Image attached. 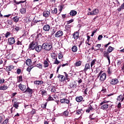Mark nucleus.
Returning a JSON list of instances; mask_svg holds the SVG:
<instances>
[{"label": "nucleus", "instance_id": "nucleus-1", "mask_svg": "<svg viewBox=\"0 0 124 124\" xmlns=\"http://www.w3.org/2000/svg\"><path fill=\"white\" fill-rule=\"evenodd\" d=\"M43 50H45V51H51L52 50V48H53V45H52V43L50 40L46 41V43H44L43 44Z\"/></svg>", "mask_w": 124, "mask_h": 124}, {"label": "nucleus", "instance_id": "nucleus-2", "mask_svg": "<svg viewBox=\"0 0 124 124\" xmlns=\"http://www.w3.org/2000/svg\"><path fill=\"white\" fill-rule=\"evenodd\" d=\"M77 83L74 80L70 81L69 84L68 85V88L70 90H71L72 93L74 92H77Z\"/></svg>", "mask_w": 124, "mask_h": 124}, {"label": "nucleus", "instance_id": "nucleus-3", "mask_svg": "<svg viewBox=\"0 0 124 124\" xmlns=\"http://www.w3.org/2000/svg\"><path fill=\"white\" fill-rule=\"evenodd\" d=\"M106 77H107V75L101 70L97 75V78H99L100 82H104L106 80Z\"/></svg>", "mask_w": 124, "mask_h": 124}, {"label": "nucleus", "instance_id": "nucleus-4", "mask_svg": "<svg viewBox=\"0 0 124 124\" xmlns=\"http://www.w3.org/2000/svg\"><path fill=\"white\" fill-rule=\"evenodd\" d=\"M60 102L62 103V104H67V105H70V106H71V103H70V100L66 98L61 99Z\"/></svg>", "mask_w": 124, "mask_h": 124}, {"label": "nucleus", "instance_id": "nucleus-5", "mask_svg": "<svg viewBox=\"0 0 124 124\" xmlns=\"http://www.w3.org/2000/svg\"><path fill=\"white\" fill-rule=\"evenodd\" d=\"M36 46H37V43L32 42L30 43L29 46V49H31V50H34L35 48H36Z\"/></svg>", "mask_w": 124, "mask_h": 124}, {"label": "nucleus", "instance_id": "nucleus-6", "mask_svg": "<svg viewBox=\"0 0 124 124\" xmlns=\"http://www.w3.org/2000/svg\"><path fill=\"white\" fill-rule=\"evenodd\" d=\"M112 51H114V47L111 46H109L108 47L107 51H104L103 55H109V54H110V53H111Z\"/></svg>", "mask_w": 124, "mask_h": 124}, {"label": "nucleus", "instance_id": "nucleus-7", "mask_svg": "<svg viewBox=\"0 0 124 124\" xmlns=\"http://www.w3.org/2000/svg\"><path fill=\"white\" fill-rule=\"evenodd\" d=\"M8 43L9 45H13V44L15 43V38L13 37L9 38L8 39Z\"/></svg>", "mask_w": 124, "mask_h": 124}, {"label": "nucleus", "instance_id": "nucleus-8", "mask_svg": "<svg viewBox=\"0 0 124 124\" xmlns=\"http://www.w3.org/2000/svg\"><path fill=\"white\" fill-rule=\"evenodd\" d=\"M51 29V27L49 24H45L44 25L43 30L44 31H49Z\"/></svg>", "mask_w": 124, "mask_h": 124}, {"label": "nucleus", "instance_id": "nucleus-9", "mask_svg": "<svg viewBox=\"0 0 124 124\" xmlns=\"http://www.w3.org/2000/svg\"><path fill=\"white\" fill-rule=\"evenodd\" d=\"M91 67L90 65V63L85 64V68L83 70L84 73H86L88 70H91Z\"/></svg>", "mask_w": 124, "mask_h": 124}, {"label": "nucleus", "instance_id": "nucleus-10", "mask_svg": "<svg viewBox=\"0 0 124 124\" xmlns=\"http://www.w3.org/2000/svg\"><path fill=\"white\" fill-rule=\"evenodd\" d=\"M62 35H63V32L62 31H59L55 34V37L57 38L61 37Z\"/></svg>", "mask_w": 124, "mask_h": 124}, {"label": "nucleus", "instance_id": "nucleus-11", "mask_svg": "<svg viewBox=\"0 0 124 124\" xmlns=\"http://www.w3.org/2000/svg\"><path fill=\"white\" fill-rule=\"evenodd\" d=\"M110 83L111 85L114 86V85H117L119 82L117 78H113L110 80Z\"/></svg>", "mask_w": 124, "mask_h": 124}, {"label": "nucleus", "instance_id": "nucleus-12", "mask_svg": "<svg viewBox=\"0 0 124 124\" xmlns=\"http://www.w3.org/2000/svg\"><path fill=\"white\" fill-rule=\"evenodd\" d=\"M50 62V61H49V58H46V60H45L44 62V67L45 68H46V67H49V63Z\"/></svg>", "mask_w": 124, "mask_h": 124}, {"label": "nucleus", "instance_id": "nucleus-13", "mask_svg": "<svg viewBox=\"0 0 124 124\" xmlns=\"http://www.w3.org/2000/svg\"><path fill=\"white\" fill-rule=\"evenodd\" d=\"M43 45H38L36 46V47H35V51H36V52H38V53H39V52H40L42 50H43Z\"/></svg>", "mask_w": 124, "mask_h": 124}, {"label": "nucleus", "instance_id": "nucleus-14", "mask_svg": "<svg viewBox=\"0 0 124 124\" xmlns=\"http://www.w3.org/2000/svg\"><path fill=\"white\" fill-rule=\"evenodd\" d=\"M18 88L20 89L21 91H22V92H24L27 89V86L25 85H23L21 83L19 84L18 85Z\"/></svg>", "mask_w": 124, "mask_h": 124}, {"label": "nucleus", "instance_id": "nucleus-15", "mask_svg": "<svg viewBox=\"0 0 124 124\" xmlns=\"http://www.w3.org/2000/svg\"><path fill=\"white\" fill-rule=\"evenodd\" d=\"M96 118H97V115L95 113H93L90 116L91 121H94V120H96Z\"/></svg>", "mask_w": 124, "mask_h": 124}, {"label": "nucleus", "instance_id": "nucleus-16", "mask_svg": "<svg viewBox=\"0 0 124 124\" xmlns=\"http://www.w3.org/2000/svg\"><path fill=\"white\" fill-rule=\"evenodd\" d=\"M43 16L44 17L48 18V17H49V16H50V12H49L48 11H45L43 12Z\"/></svg>", "mask_w": 124, "mask_h": 124}, {"label": "nucleus", "instance_id": "nucleus-17", "mask_svg": "<svg viewBox=\"0 0 124 124\" xmlns=\"http://www.w3.org/2000/svg\"><path fill=\"white\" fill-rule=\"evenodd\" d=\"M24 93H28L29 94H32V93H33V92H32V89L28 87Z\"/></svg>", "mask_w": 124, "mask_h": 124}, {"label": "nucleus", "instance_id": "nucleus-18", "mask_svg": "<svg viewBox=\"0 0 124 124\" xmlns=\"http://www.w3.org/2000/svg\"><path fill=\"white\" fill-rule=\"evenodd\" d=\"M93 107H92L91 105H90L87 109H86V113H90V112H93Z\"/></svg>", "mask_w": 124, "mask_h": 124}, {"label": "nucleus", "instance_id": "nucleus-19", "mask_svg": "<svg viewBox=\"0 0 124 124\" xmlns=\"http://www.w3.org/2000/svg\"><path fill=\"white\" fill-rule=\"evenodd\" d=\"M124 100V93L123 94H121L118 97L117 100H121V102H123Z\"/></svg>", "mask_w": 124, "mask_h": 124}, {"label": "nucleus", "instance_id": "nucleus-20", "mask_svg": "<svg viewBox=\"0 0 124 124\" xmlns=\"http://www.w3.org/2000/svg\"><path fill=\"white\" fill-rule=\"evenodd\" d=\"M83 98L82 96H77L76 97V100L77 102H81L83 101Z\"/></svg>", "mask_w": 124, "mask_h": 124}, {"label": "nucleus", "instance_id": "nucleus-21", "mask_svg": "<svg viewBox=\"0 0 124 124\" xmlns=\"http://www.w3.org/2000/svg\"><path fill=\"white\" fill-rule=\"evenodd\" d=\"M108 107L109 104H104L101 106V109H102V110H106V109H108Z\"/></svg>", "mask_w": 124, "mask_h": 124}, {"label": "nucleus", "instance_id": "nucleus-22", "mask_svg": "<svg viewBox=\"0 0 124 124\" xmlns=\"http://www.w3.org/2000/svg\"><path fill=\"white\" fill-rule=\"evenodd\" d=\"M14 69V66L12 65H10L9 66H7L6 68V71H11L12 69Z\"/></svg>", "mask_w": 124, "mask_h": 124}, {"label": "nucleus", "instance_id": "nucleus-23", "mask_svg": "<svg viewBox=\"0 0 124 124\" xmlns=\"http://www.w3.org/2000/svg\"><path fill=\"white\" fill-rule=\"evenodd\" d=\"M34 84L36 85V86H38L39 85H42L44 82L42 80H36L34 82Z\"/></svg>", "mask_w": 124, "mask_h": 124}, {"label": "nucleus", "instance_id": "nucleus-24", "mask_svg": "<svg viewBox=\"0 0 124 124\" xmlns=\"http://www.w3.org/2000/svg\"><path fill=\"white\" fill-rule=\"evenodd\" d=\"M74 39H78L79 38V32L77 31L73 34Z\"/></svg>", "mask_w": 124, "mask_h": 124}, {"label": "nucleus", "instance_id": "nucleus-25", "mask_svg": "<svg viewBox=\"0 0 124 124\" xmlns=\"http://www.w3.org/2000/svg\"><path fill=\"white\" fill-rule=\"evenodd\" d=\"M77 14V12L75 10H71L70 12V15L72 16H74Z\"/></svg>", "mask_w": 124, "mask_h": 124}, {"label": "nucleus", "instance_id": "nucleus-26", "mask_svg": "<svg viewBox=\"0 0 124 124\" xmlns=\"http://www.w3.org/2000/svg\"><path fill=\"white\" fill-rule=\"evenodd\" d=\"M58 78H59V79L61 82H63L65 79V77L64 76H62L61 75H58Z\"/></svg>", "mask_w": 124, "mask_h": 124}, {"label": "nucleus", "instance_id": "nucleus-27", "mask_svg": "<svg viewBox=\"0 0 124 124\" xmlns=\"http://www.w3.org/2000/svg\"><path fill=\"white\" fill-rule=\"evenodd\" d=\"M8 89V87L5 85H3L2 86H0V91H5Z\"/></svg>", "mask_w": 124, "mask_h": 124}, {"label": "nucleus", "instance_id": "nucleus-28", "mask_svg": "<svg viewBox=\"0 0 124 124\" xmlns=\"http://www.w3.org/2000/svg\"><path fill=\"white\" fill-rule=\"evenodd\" d=\"M93 15H96L99 12L98 9H95L93 11H92Z\"/></svg>", "mask_w": 124, "mask_h": 124}, {"label": "nucleus", "instance_id": "nucleus-29", "mask_svg": "<svg viewBox=\"0 0 124 124\" xmlns=\"http://www.w3.org/2000/svg\"><path fill=\"white\" fill-rule=\"evenodd\" d=\"M124 3L121 5V6L117 9L118 11L119 12L122 11V10H124Z\"/></svg>", "mask_w": 124, "mask_h": 124}, {"label": "nucleus", "instance_id": "nucleus-30", "mask_svg": "<svg viewBox=\"0 0 124 124\" xmlns=\"http://www.w3.org/2000/svg\"><path fill=\"white\" fill-rule=\"evenodd\" d=\"M84 113V111H83V109H78L76 111V115H81V114H83Z\"/></svg>", "mask_w": 124, "mask_h": 124}, {"label": "nucleus", "instance_id": "nucleus-31", "mask_svg": "<svg viewBox=\"0 0 124 124\" xmlns=\"http://www.w3.org/2000/svg\"><path fill=\"white\" fill-rule=\"evenodd\" d=\"M41 94L42 97H44V96H46L47 95V91L46 90H43L42 91Z\"/></svg>", "mask_w": 124, "mask_h": 124}, {"label": "nucleus", "instance_id": "nucleus-32", "mask_svg": "<svg viewBox=\"0 0 124 124\" xmlns=\"http://www.w3.org/2000/svg\"><path fill=\"white\" fill-rule=\"evenodd\" d=\"M13 21L16 23H18L19 21V17L18 16H15L13 18Z\"/></svg>", "mask_w": 124, "mask_h": 124}, {"label": "nucleus", "instance_id": "nucleus-33", "mask_svg": "<svg viewBox=\"0 0 124 124\" xmlns=\"http://www.w3.org/2000/svg\"><path fill=\"white\" fill-rule=\"evenodd\" d=\"M103 57L104 58H106L108 61V63L109 64H110V56L109 55V54H103Z\"/></svg>", "mask_w": 124, "mask_h": 124}, {"label": "nucleus", "instance_id": "nucleus-34", "mask_svg": "<svg viewBox=\"0 0 124 124\" xmlns=\"http://www.w3.org/2000/svg\"><path fill=\"white\" fill-rule=\"evenodd\" d=\"M32 62H31V59H27L26 60V64L28 65V66H31V64Z\"/></svg>", "mask_w": 124, "mask_h": 124}, {"label": "nucleus", "instance_id": "nucleus-35", "mask_svg": "<svg viewBox=\"0 0 124 124\" xmlns=\"http://www.w3.org/2000/svg\"><path fill=\"white\" fill-rule=\"evenodd\" d=\"M20 12L21 14H25L26 12V8H21L20 10Z\"/></svg>", "mask_w": 124, "mask_h": 124}, {"label": "nucleus", "instance_id": "nucleus-36", "mask_svg": "<svg viewBox=\"0 0 124 124\" xmlns=\"http://www.w3.org/2000/svg\"><path fill=\"white\" fill-rule=\"evenodd\" d=\"M33 67H34L33 66L30 65V66L28 67V68H27L26 70H27V71L29 72V73H30L31 71V69H32Z\"/></svg>", "mask_w": 124, "mask_h": 124}, {"label": "nucleus", "instance_id": "nucleus-37", "mask_svg": "<svg viewBox=\"0 0 124 124\" xmlns=\"http://www.w3.org/2000/svg\"><path fill=\"white\" fill-rule=\"evenodd\" d=\"M77 50H78V48H77V46H74L72 47V51L74 53L77 52Z\"/></svg>", "mask_w": 124, "mask_h": 124}, {"label": "nucleus", "instance_id": "nucleus-38", "mask_svg": "<svg viewBox=\"0 0 124 124\" xmlns=\"http://www.w3.org/2000/svg\"><path fill=\"white\" fill-rule=\"evenodd\" d=\"M95 62H96V59H94L93 61H92L91 63V69H93V66L95 64Z\"/></svg>", "mask_w": 124, "mask_h": 124}, {"label": "nucleus", "instance_id": "nucleus-39", "mask_svg": "<svg viewBox=\"0 0 124 124\" xmlns=\"http://www.w3.org/2000/svg\"><path fill=\"white\" fill-rule=\"evenodd\" d=\"M23 81V76L22 75L17 77V82L20 83V82H22Z\"/></svg>", "mask_w": 124, "mask_h": 124}, {"label": "nucleus", "instance_id": "nucleus-40", "mask_svg": "<svg viewBox=\"0 0 124 124\" xmlns=\"http://www.w3.org/2000/svg\"><path fill=\"white\" fill-rule=\"evenodd\" d=\"M13 107H15L16 109H18V107H19V103L15 102L13 105Z\"/></svg>", "mask_w": 124, "mask_h": 124}, {"label": "nucleus", "instance_id": "nucleus-41", "mask_svg": "<svg viewBox=\"0 0 124 124\" xmlns=\"http://www.w3.org/2000/svg\"><path fill=\"white\" fill-rule=\"evenodd\" d=\"M90 39H91V37L90 36L88 35L87 36V40L85 42V43L86 44H88V45H89V46H91V44L90 43H89L90 42Z\"/></svg>", "mask_w": 124, "mask_h": 124}, {"label": "nucleus", "instance_id": "nucleus-42", "mask_svg": "<svg viewBox=\"0 0 124 124\" xmlns=\"http://www.w3.org/2000/svg\"><path fill=\"white\" fill-rule=\"evenodd\" d=\"M81 63L82 62L80 61L76 62V63H75V66H80Z\"/></svg>", "mask_w": 124, "mask_h": 124}, {"label": "nucleus", "instance_id": "nucleus-43", "mask_svg": "<svg viewBox=\"0 0 124 124\" xmlns=\"http://www.w3.org/2000/svg\"><path fill=\"white\" fill-rule=\"evenodd\" d=\"M52 14H57L58 13V9L57 8H54V10L51 11Z\"/></svg>", "mask_w": 124, "mask_h": 124}, {"label": "nucleus", "instance_id": "nucleus-44", "mask_svg": "<svg viewBox=\"0 0 124 124\" xmlns=\"http://www.w3.org/2000/svg\"><path fill=\"white\" fill-rule=\"evenodd\" d=\"M69 114V111L68 110H65L63 112V116L65 117H68V114Z\"/></svg>", "mask_w": 124, "mask_h": 124}, {"label": "nucleus", "instance_id": "nucleus-45", "mask_svg": "<svg viewBox=\"0 0 124 124\" xmlns=\"http://www.w3.org/2000/svg\"><path fill=\"white\" fill-rule=\"evenodd\" d=\"M71 28V26L70 25H65V29L66 31H70Z\"/></svg>", "mask_w": 124, "mask_h": 124}, {"label": "nucleus", "instance_id": "nucleus-46", "mask_svg": "<svg viewBox=\"0 0 124 124\" xmlns=\"http://www.w3.org/2000/svg\"><path fill=\"white\" fill-rule=\"evenodd\" d=\"M53 100H54V98H53V97L51 96H49L47 99H46V101H52Z\"/></svg>", "mask_w": 124, "mask_h": 124}, {"label": "nucleus", "instance_id": "nucleus-47", "mask_svg": "<svg viewBox=\"0 0 124 124\" xmlns=\"http://www.w3.org/2000/svg\"><path fill=\"white\" fill-rule=\"evenodd\" d=\"M14 2L15 3H16V4H20V3H24V2H25V1H16V0H15Z\"/></svg>", "mask_w": 124, "mask_h": 124}, {"label": "nucleus", "instance_id": "nucleus-48", "mask_svg": "<svg viewBox=\"0 0 124 124\" xmlns=\"http://www.w3.org/2000/svg\"><path fill=\"white\" fill-rule=\"evenodd\" d=\"M24 107H25V108H26V109H28V108H32V105H26V104H25Z\"/></svg>", "mask_w": 124, "mask_h": 124}, {"label": "nucleus", "instance_id": "nucleus-49", "mask_svg": "<svg viewBox=\"0 0 124 124\" xmlns=\"http://www.w3.org/2000/svg\"><path fill=\"white\" fill-rule=\"evenodd\" d=\"M89 89L88 88H87L84 92V94H88L90 93V91L89 90Z\"/></svg>", "mask_w": 124, "mask_h": 124}, {"label": "nucleus", "instance_id": "nucleus-50", "mask_svg": "<svg viewBox=\"0 0 124 124\" xmlns=\"http://www.w3.org/2000/svg\"><path fill=\"white\" fill-rule=\"evenodd\" d=\"M9 123V119H6L2 123V124H7Z\"/></svg>", "mask_w": 124, "mask_h": 124}, {"label": "nucleus", "instance_id": "nucleus-51", "mask_svg": "<svg viewBox=\"0 0 124 124\" xmlns=\"http://www.w3.org/2000/svg\"><path fill=\"white\" fill-rule=\"evenodd\" d=\"M9 35H11V33H10L9 31H7L6 34H5V37L7 38Z\"/></svg>", "mask_w": 124, "mask_h": 124}, {"label": "nucleus", "instance_id": "nucleus-52", "mask_svg": "<svg viewBox=\"0 0 124 124\" xmlns=\"http://www.w3.org/2000/svg\"><path fill=\"white\" fill-rule=\"evenodd\" d=\"M73 22H74V19H70V20L66 21V25H69V24H71V23Z\"/></svg>", "mask_w": 124, "mask_h": 124}, {"label": "nucleus", "instance_id": "nucleus-53", "mask_svg": "<svg viewBox=\"0 0 124 124\" xmlns=\"http://www.w3.org/2000/svg\"><path fill=\"white\" fill-rule=\"evenodd\" d=\"M60 61L58 60V58L56 57L55 58V60L54 61V64H59L60 63Z\"/></svg>", "mask_w": 124, "mask_h": 124}, {"label": "nucleus", "instance_id": "nucleus-54", "mask_svg": "<svg viewBox=\"0 0 124 124\" xmlns=\"http://www.w3.org/2000/svg\"><path fill=\"white\" fill-rule=\"evenodd\" d=\"M47 106V102L45 103V104H42L41 105L42 108L43 109H46V107Z\"/></svg>", "mask_w": 124, "mask_h": 124}, {"label": "nucleus", "instance_id": "nucleus-55", "mask_svg": "<svg viewBox=\"0 0 124 124\" xmlns=\"http://www.w3.org/2000/svg\"><path fill=\"white\" fill-rule=\"evenodd\" d=\"M36 66H37V67H38V68L42 69V67H43L42 64H41V63L37 64L36 65Z\"/></svg>", "mask_w": 124, "mask_h": 124}, {"label": "nucleus", "instance_id": "nucleus-56", "mask_svg": "<svg viewBox=\"0 0 124 124\" xmlns=\"http://www.w3.org/2000/svg\"><path fill=\"white\" fill-rule=\"evenodd\" d=\"M100 67H101V66H100L96 68V72L97 73H98L99 72L101 71V70H100Z\"/></svg>", "mask_w": 124, "mask_h": 124}, {"label": "nucleus", "instance_id": "nucleus-57", "mask_svg": "<svg viewBox=\"0 0 124 124\" xmlns=\"http://www.w3.org/2000/svg\"><path fill=\"white\" fill-rule=\"evenodd\" d=\"M107 91V89L105 88V87H103L102 90H101V92L103 93H106Z\"/></svg>", "mask_w": 124, "mask_h": 124}, {"label": "nucleus", "instance_id": "nucleus-58", "mask_svg": "<svg viewBox=\"0 0 124 124\" xmlns=\"http://www.w3.org/2000/svg\"><path fill=\"white\" fill-rule=\"evenodd\" d=\"M22 72V70L20 68H18L16 70V73L17 74H20V73Z\"/></svg>", "mask_w": 124, "mask_h": 124}, {"label": "nucleus", "instance_id": "nucleus-59", "mask_svg": "<svg viewBox=\"0 0 124 124\" xmlns=\"http://www.w3.org/2000/svg\"><path fill=\"white\" fill-rule=\"evenodd\" d=\"M108 102H109V101H107L106 100H104L103 101V102H102L101 103H100V105L101 106H102L103 105V104H105L106 103H108Z\"/></svg>", "mask_w": 124, "mask_h": 124}, {"label": "nucleus", "instance_id": "nucleus-60", "mask_svg": "<svg viewBox=\"0 0 124 124\" xmlns=\"http://www.w3.org/2000/svg\"><path fill=\"white\" fill-rule=\"evenodd\" d=\"M62 53H59L58 54V58L60 59V60H62Z\"/></svg>", "mask_w": 124, "mask_h": 124}, {"label": "nucleus", "instance_id": "nucleus-61", "mask_svg": "<svg viewBox=\"0 0 124 124\" xmlns=\"http://www.w3.org/2000/svg\"><path fill=\"white\" fill-rule=\"evenodd\" d=\"M52 93H56L57 91H56V88L55 87H53L51 89Z\"/></svg>", "mask_w": 124, "mask_h": 124}, {"label": "nucleus", "instance_id": "nucleus-62", "mask_svg": "<svg viewBox=\"0 0 124 124\" xmlns=\"http://www.w3.org/2000/svg\"><path fill=\"white\" fill-rule=\"evenodd\" d=\"M7 22H8V24H9V25H12V24H13L12 20H11L10 19H8L7 20Z\"/></svg>", "mask_w": 124, "mask_h": 124}, {"label": "nucleus", "instance_id": "nucleus-63", "mask_svg": "<svg viewBox=\"0 0 124 124\" xmlns=\"http://www.w3.org/2000/svg\"><path fill=\"white\" fill-rule=\"evenodd\" d=\"M31 114H32V115H34V114H35L36 111H35V109H32L31 111Z\"/></svg>", "mask_w": 124, "mask_h": 124}, {"label": "nucleus", "instance_id": "nucleus-64", "mask_svg": "<svg viewBox=\"0 0 124 124\" xmlns=\"http://www.w3.org/2000/svg\"><path fill=\"white\" fill-rule=\"evenodd\" d=\"M103 38V36L102 35H99L98 37V40H101Z\"/></svg>", "mask_w": 124, "mask_h": 124}]
</instances>
